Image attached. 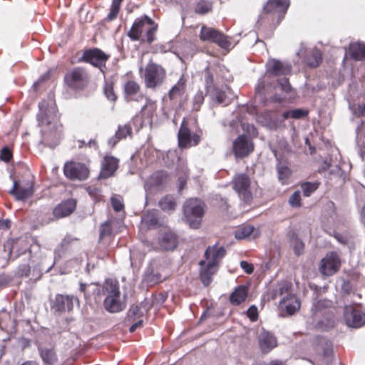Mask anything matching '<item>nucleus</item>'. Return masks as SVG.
I'll return each mask as SVG.
<instances>
[{"label": "nucleus", "instance_id": "a19ab883", "mask_svg": "<svg viewBox=\"0 0 365 365\" xmlns=\"http://www.w3.org/2000/svg\"><path fill=\"white\" fill-rule=\"evenodd\" d=\"M208 93H210L212 98H215L219 103H229V101L227 99V96L225 92H222L216 88L212 89L210 92H208Z\"/></svg>", "mask_w": 365, "mask_h": 365}, {"label": "nucleus", "instance_id": "a878e982", "mask_svg": "<svg viewBox=\"0 0 365 365\" xmlns=\"http://www.w3.org/2000/svg\"><path fill=\"white\" fill-rule=\"evenodd\" d=\"M132 134V127L130 123H126L123 125H119L115 137L109 140V143L114 146L117 142L121 139L125 138Z\"/></svg>", "mask_w": 365, "mask_h": 365}, {"label": "nucleus", "instance_id": "72a5a7b5", "mask_svg": "<svg viewBox=\"0 0 365 365\" xmlns=\"http://www.w3.org/2000/svg\"><path fill=\"white\" fill-rule=\"evenodd\" d=\"M307 64L311 68H316L322 61V53L319 50L314 49L311 51L310 55L306 59Z\"/></svg>", "mask_w": 365, "mask_h": 365}, {"label": "nucleus", "instance_id": "a211bd4d", "mask_svg": "<svg viewBox=\"0 0 365 365\" xmlns=\"http://www.w3.org/2000/svg\"><path fill=\"white\" fill-rule=\"evenodd\" d=\"M234 189L239 193L244 196L245 198L249 197V187L250 180L247 175L245 174L237 175L234 180Z\"/></svg>", "mask_w": 365, "mask_h": 365}, {"label": "nucleus", "instance_id": "338daca9", "mask_svg": "<svg viewBox=\"0 0 365 365\" xmlns=\"http://www.w3.org/2000/svg\"><path fill=\"white\" fill-rule=\"evenodd\" d=\"M143 324V320L140 319V320H138L137 322H135V324H133L130 327V332H133L136 330V329L140 327Z\"/></svg>", "mask_w": 365, "mask_h": 365}, {"label": "nucleus", "instance_id": "aec40b11", "mask_svg": "<svg viewBox=\"0 0 365 365\" xmlns=\"http://www.w3.org/2000/svg\"><path fill=\"white\" fill-rule=\"evenodd\" d=\"M204 261L200 262V265L202 266L200 272V279L205 286H208L212 282V276L216 273L217 270V266L214 265L213 262H207L206 264Z\"/></svg>", "mask_w": 365, "mask_h": 365}, {"label": "nucleus", "instance_id": "13d9d810", "mask_svg": "<svg viewBox=\"0 0 365 365\" xmlns=\"http://www.w3.org/2000/svg\"><path fill=\"white\" fill-rule=\"evenodd\" d=\"M247 316L252 321H256L258 317L257 309L255 306L250 307L247 310Z\"/></svg>", "mask_w": 365, "mask_h": 365}, {"label": "nucleus", "instance_id": "473e14b6", "mask_svg": "<svg viewBox=\"0 0 365 365\" xmlns=\"http://www.w3.org/2000/svg\"><path fill=\"white\" fill-rule=\"evenodd\" d=\"M290 244L296 255L299 256L304 253V244L299 240L295 232L289 235Z\"/></svg>", "mask_w": 365, "mask_h": 365}, {"label": "nucleus", "instance_id": "9b49d317", "mask_svg": "<svg viewBox=\"0 0 365 365\" xmlns=\"http://www.w3.org/2000/svg\"><path fill=\"white\" fill-rule=\"evenodd\" d=\"M177 236L168 227H162L158 238L159 248L165 250H172L177 245Z\"/></svg>", "mask_w": 365, "mask_h": 365}, {"label": "nucleus", "instance_id": "4c0bfd02", "mask_svg": "<svg viewBox=\"0 0 365 365\" xmlns=\"http://www.w3.org/2000/svg\"><path fill=\"white\" fill-rule=\"evenodd\" d=\"M255 228L250 225L243 226L235 232V236L238 240L245 239L251 235Z\"/></svg>", "mask_w": 365, "mask_h": 365}, {"label": "nucleus", "instance_id": "0e129e2a", "mask_svg": "<svg viewBox=\"0 0 365 365\" xmlns=\"http://www.w3.org/2000/svg\"><path fill=\"white\" fill-rule=\"evenodd\" d=\"M181 171L182 173H183L185 174V177H182V176H180L179 178V180H180V189H182L183 186H184V184L186 182V178H187V169L186 167H182L181 168Z\"/></svg>", "mask_w": 365, "mask_h": 365}, {"label": "nucleus", "instance_id": "69168bd1", "mask_svg": "<svg viewBox=\"0 0 365 365\" xmlns=\"http://www.w3.org/2000/svg\"><path fill=\"white\" fill-rule=\"evenodd\" d=\"M327 306V302L325 301H319L316 304H314L313 308L312 309L314 314H316L317 310L321 309L322 307Z\"/></svg>", "mask_w": 365, "mask_h": 365}, {"label": "nucleus", "instance_id": "c85d7f7f", "mask_svg": "<svg viewBox=\"0 0 365 365\" xmlns=\"http://www.w3.org/2000/svg\"><path fill=\"white\" fill-rule=\"evenodd\" d=\"M186 81L183 77H181L178 81L175 84L168 93L170 99L173 100L180 97L183 95L186 88Z\"/></svg>", "mask_w": 365, "mask_h": 365}, {"label": "nucleus", "instance_id": "c756f323", "mask_svg": "<svg viewBox=\"0 0 365 365\" xmlns=\"http://www.w3.org/2000/svg\"><path fill=\"white\" fill-rule=\"evenodd\" d=\"M166 178L167 176L165 173L162 171L155 172L148 178L145 186L148 188L153 186H159L165 182Z\"/></svg>", "mask_w": 365, "mask_h": 365}, {"label": "nucleus", "instance_id": "3c124183", "mask_svg": "<svg viewBox=\"0 0 365 365\" xmlns=\"http://www.w3.org/2000/svg\"><path fill=\"white\" fill-rule=\"evenodd\" d=\"M104 93L108 100L111 101H115L116 100V96L114 93L113 85L111 83H106L104 86Z\"/></svg>", "mask_w": 365, "mask_h": 365}, {"label": "nucleus", "instance_id": "4be33fe9", "mask_svg": "<svg viewBox=\"0 0 365 365\" xmlns=\"http://www.w3.org/2000/svg\"><path fill=\"white\" fill-rule=\"evenodd\" d=\"M74 299L73 296L58 294L55 298L53 307L59 312L71 311L73 308Z\"/></svg>", "mask_w": 365, "mask_h": 365}, {"label": "nucleus", "instance_id": "39448f33", "mask_svg": "<svg viewBox=\"0 0 365 365\" xmlns=\"http://www.w3.org/2000/svg\"><path fill=\"white\" fill-rule=\"evenodd\" d=\"M205 213V203L200 199L190 198L183 205L184 217L192 228H197Z\"/></svg>", "mask_w": 365, "mask_h": 365}, {"label": "nucleus", "instance_id": "09e8293b", "mask_svg": "<svg viewBox=\"0 0 365 365\" xmlns=\"http://www.w3.org/2000/svg\"><path fill=\"white\" fill-rule=\"evenodd\" d=\"M211 9V5L206 1H200L195 6V12L200 14H205Z\"/></svg>", "mask_w": 365, "mask_h": 365}, {"label": "nucleus", "instance_id": "e2e57ef3", "mask_svg": "<svg viewBox=\"0 0 365 365\" xmlns=\"http://www.w3.org/2000/svg\"><path fill=\"white\" fill-rule=\"evenodd\" d=\"M194 101H195V103L197 104V105H195V104L194 105V108L195 110H198L200 104L204 101V96H203L202 93H199L196 94V96H195Z\"/></svg>", "mask_w": 365, "mask_h": 365}, {"label": "nucleus", "instance_id": "a18cd8bd", "mask_svg": "<svg viewBox=\"0 0 365 365\" xmlns=\"http://www.w3.org/2000/svg\"><path fill=\"white\" fill-rule=\"evenodd\" d=\"M110 202L113 210L115 212L122 211L124 209V205L123 203L122 199L120 197L117 195H113L110 198Z\"/></svg>", "mask_w": 365, "mask_h": 365}, {"label": "nucleus", "instance_id": "7ed1b4c3", "mask_svg": "<svg viewBox=\"0 0 365 365\" xmlns=\"http://www.w3.org/2000/svg\"><path fill=\"white\" fill-rule=\"evenodd\" d=\"M103 294L106 296L103 302L104 308L110 313H117L125 308V304L120 299V292L117 281L106 280L103 287Z\"/></svg>", "mask_w": 365, "mask_h": 365}, {"label": "nucleus", "instance_id": "f03ea898", "mask_svg": "<svg viewBox=\"0 0 365 365\" xmlns=\"http://www.w3.org/2000/svg\"><path fill=\"white\" fill-rule=\"evenodd\" d=\"M290 283L284 282L279 284L278 287L270 293L269 299H276L277 297L282 299L279 302V311L282 317L292 316L297 312L301 307V303L297 297L291 291Z\"/></svg>", "mask_w": 365, "mask_h": 365}, {"label": "nucleus", "instance_id": "412c9836", "mask_svg": "<svg viewBox=\"0 0 365 365\" xmlns=\"http://www.w3.org/2000/svg\"><path fill=\"white\" fill-rule=\"evenodd\" d=\"M76 201L73 199L68 200L55 207L53 215L56 218L64 217L71 214L76 208Z\"/></svg>", "mask_w": 365, "mask_h": 365}, {"label": "nucleus", "instance_id": "bf43d9fd", "mask_svg": "<svg viewBox=\"0 0 365 365\" xmlns=\"http://www.w3.org/2000/svg\"><path fill=\"white\" fill-rule=\"evenodd\" d=\"M307 113L302 109L291 110V118L299 119L305 116Z\"/></svg>", "mask_w": 365, "mask_h": 365}, {"label": "nucleus", "instance_id": "cd10ccee", "mask_svg": "<svg viewBox=\"0 0 365 365\" xmlns=\"http://www.w3.org/2000/svg\"><path fill=\"white\" fill-rule=\"evenodd\" d=\"M247 297V288L246 286L241 285L237 287L231 294L230 300L233 304L238 305L243 302Z\"/></svg>", "mask_w": 365, "mask_h": 365}, {"label": "nucleus", "instance_id": "49530a36", "mask_svg": "<svg viewBox=\"0 0 365 365\" xmlns=\"http://www.w3.org/2000/svg\"><path fill=\"white\" fill-rule=\"evenodd\" d=\"M205 81L207 93L210 92L215 87L213 86L212 74L209 68H206L205 71Z\"/></svg>", "mask_w": 365, "mask_h": 365}, {"label": "nucleus", "instance_id": "ea45409f", "mask_svg": "<svg viewBox=\"0 0 365 365\" xmlns=\"http://www.w3.org/2000/svg\"><path fill=\"white\" fill-rule=\"evenodd\" d=\"M41 356L43 361L49 365H53L57 360L55 353L50 349L42 350Z\"/></svg>", "mask_w": 365, "mask_h": 365}, {"label": "nucleus", "instance_id": "f3484780", "mask_svg": "<svg viewBox=\"0 0 365 365\" xmlns=\"http://www.w3.org/2000/svg\"><path fill=\"white\" fill-rule=\"evenodd\" d=\"M154 22L151 19H150L147 16H145L143 18L137 19L134 22L128 35L132 40L137 41L140 38L143 31L146 30L145 29V26L146 25L152 26Z\"/></svg>", "mask_w": 365, "mask_h": 365}, {"label": "nucleus", "instance_id": "680f3d73", "mask_svg": "<svg viewBox=\"0 0 365 365\" xmlns=\"http://www.w3.org/2000/svg\"><path fill=\"white\" fill-rule=\"evenodd\" d=\"M110 232L111 228L110 225L108 223H105L101 227L100 236L102 238L105 236L109 235Z\"/></svg>", "mask_w": 365, "mask_h": 365}, {"label": "nucleus", "instance_id": "2eb2a0df", "mask_svg": "<svg viewBox=\"0 0 365 365\" xmlns=\"http://www.w3.org/2000/svg\"><path fill=\"white\" fill-rule=\"evenodd\" d=\"M267 71L272 75L280 76H287L292 72L290 64L278 60L272 59L267 62Z\"/></svg>", "mask_w": 365, "mask_h": 365}, {"label": "nucleus", "instance_id": "864d4df0", "mask_svg": "<svg viewBox=\"0 0 365 365\" xmlns=\"http://www.w3.org/2000/svg\"><path fill=\"white\" fill-rule=\"evenodd\" d=\"M352 113L356 117H361L365 115V110L364 105L356 104L350 106Z\"/></svg>", "mask_w": 365, "mask_h": 365}, {"label": "nucleus", "instance_id": "79ce46f5", "mask_svg": "<svg viewBox=\"0 0 365 365\" xmlns=\"http://www.w3.org/2000/svg\"><path fill=\"white\" fill-rule=\"evenodd\" d=\"M318 187L317 183L304 182L301 185L303 194L305 197L310 196Z\"/></svg>", "mask_w": 365, "mask_h": 365}, {"label": "nucleus", "instance_id": "20e7f679", "mask_svg": "<svg viewBox=\"0 0 365 365\" xmlns=\"http://www.w3.org/2000/svg\"><path fill=\"white\" fill-rule=\"evenodd\" d=\"M140 71L144 79L145 88L153 91L160 87L166 78L165 68L153 62L148 63L144 69L140 68Z\"/></svg>", "mask_w": 365, "mask_h": 365}, {"label": "nucleus", "instance_id": "393cba45", "mask_svg": "<svg viewBox=\"0 0 365 365\" xmlns=\"http://www.w3.org/2000/svg\"><path fill=\"white\" fill-rule=\"evenodd\" d=\"M34 180L35 178L30 169L24 166V204L26 202V199L31 197L34 192Z\"/></svg>", "mask_w": 365, "mask_h": 365}, {"label": "nucleus", "instance_id": "0eeeda50", "mask_svg": "<svg viewBox=\"0 0 365 365\" xmlns=\"http://www.w3.org/2000/svg\"><path fill=\"white\" fill-rule=\"evenodd\" d=\"M65 175L71 180H85L89 176V169L81 163L71 161L64 165Z\"/></svg>", "mask_w": 365, "mask_h": 365}, {"label": "nucleus", "instance_id": "7c9ffc66", "mask_svg": "<svg viewBox=\"0 0 365 365\" xmlns=\"http://www.w3.org/2000/svg\"><path fill=\"white\" fill-rule=\"evenodd\" d=\"M349 53L355 60L365 58V43H353L349 46Z\"/></svg>", "mask_w": 365, "mask_h": 365}, {"label": "nucleus", "instance_id": "c03bdc74", "mask_svg": "<svg viewBox=\"0 0 365 365\" xmlns=\"http://www.w3.org/2000/svg\"><path fill=\"white\" fill-rule=\"evenodd\" d=\"M145 280L150 284H155L162 281V276L159 273H154L153 271L145 274Z\"/></svg>", "mask_w": 365, "mask_h": 365}, {"label": "nucleus", "instance_id": "6ab92c4d", "mask_svg": "<svg viewBox=\"0 0 365 365\" xmlns=\"http://www.w3.org/2000/svg\"><path fill=\"white\" fill-rule=\"evenodd\" d=\"M259 346L263 353L269 352L277 346V340L275 337L270 333L262 331L258 336Z\"/></svg>", "mask_w": 365, "mask_h": 365}, {"label": "nucleus", "instance_id": "1a4fd4ad", "mask_svg": "<svg viewBox=\"0 0 365 365\" xmlns=\"http://www.w3.org/2000/svg\"><path fill=\"white\" fill-rule=\"evenodd\" d=\"M340 264L341 261L338 255L330 252L321 260L319 271L324 275L331 276L339 269Z\"/></svg>", "mask_w": 365, "mask_h": 365}, {"label": "nucleus", "instance_id": "ddd939ff", "mask_svg": "<svg viewBox=\"0 0 365 365\" xmlns=\"http://www.w3.org/2000/svg\"><path fill=\"white\" fill-rule=\"evenodd\" d=\"M108 55L98 48L86 51L82 56V60L102 70L108 60Z\"/></svg>", "mask_w": 365, "mask_h": 365}, {"label": "nucleus", "instance_id": "9d476101", "mask_svg": "<svg viewBox=\"0 0 365 365\" xmlns=\"http://www.w3.org/2000/svg\"><path fill=\"white\" fill-rule=\"evenodd\" d=\"M232 150L236 158H242L253 151L254 145L247 136L242 135L234 140Z\"/></svg>", "mask_w": 365, "mask_h": 365}, {"label": "nucleus", "instance_id": "bb28decb", "mask_svg": "<svg viewBox=\"0 0 365 365\" xmlns=\"http://www.w3.org/2000/svg\"><path fill=\"white\" fill-rule=\"evenodd\" d=\"M160 226L155 212H149L142 219L141 229H155Z\"/></svg>", "mask_w": 365, "mask_h": 365}, {"label": "nucleus", "instance_id": "5701e85b", "mask_svg": "<svg viewBox=\"0 0 365 365\" xmlns=\"http://www.w3.org/2000/svg\"><path fill=\"white\" fill-rule=\"evenodd\" d=\"M225 250L221 247H217L215 245L209 247L205 252V256L208 262H213L214 265L218 267L219 261L225 255Z\"/></svg>", "mask_w": 365, "mask_h": 365}, {"label": "nucleus", "instance_id": "f257e3e1", "mask_svg": "<svg viewBox=\"0 0 365 365\" xmlns=\"http://www.w3.org/2000/svg\"><path fill=\"white\" fill-rule=\"evenodd\" d=\"M38 124L41 127L42 140L48 146H56L62 136L63 127L58 120L57 109L53 94L39 103Z\"/></svg>", "mask_w": 365, "mask_h": 365}, {"label": "nucleus", "instance_id": "c9c22d12", "mask_svg": "<svg viewBox=\"0 0 365 365\" xmlns=\"http://www.w3.org/2000/svg\"><path fill=\"white\" fill-rule=\"evenodd\" d=\"M123 1V0H113L110 9V12L108 14L107 17L105 19V21H112L113 20L116 19L120 11L121 3Z\"/></svg>", "mask_w": 365, "mask_h": 365}, {"label": "nucleus", "instance_id": "423d86ee", "mask_svg": "<svg viewBox=\"0 0 365 365\" xmlns=\"http://www.w3.org/2000/svg\"><path fill=\"white\" fill-rule=\"evenodd\" d=\"M199 37L203 41L215 43L224 49H229L231 45L227 36L214 28L206 26H202Z\"/></svg>", "mask_w": 365, "mask_h": 365}, {"label": "nucleus", "instance_id": "052dcab7", "mask_svg": "<svg viewBox=\"0 0 365 365\" xmlns=\"http://www.w3.org/2000/svg\"><path fill=\"white\" fill-rule=\"evenodd\" d=\"M240 266L244 271L247 274H251L254 271V267L252 264L248 263L245 261H242L240 262Z\"/></svg>", "mask_w": 365, "mask_h": 365}, {"label": "nucleus", "instance_id": "b1692460", "mask_svg": "<svg viewBox=\"0 0 365 365\" xmlns=\"http://www.w3.org/2000/svg\"><path fill=\"white\" fill-rule=\"evenodd\" d=\"M289 6V0H269L264 6L267 13L277 12L284 14Z\"/></svg>", "mask_w": 365, "mask_h": 365}, {"label": "nucleus", "instance_id": "f704fd0d", "mask_svg": "<svg viewBox=\"0 0 365 365\" xmlns=\"http://www.w3.org/2000/svg\"><path fill=\"white\" fill-rule=\"evenodd\" d=\"M159 205L164 211H173L175 210L176 202L171 195H166L160 199Z\"/></svg>", "mask_w": 365, "mask_h": 365}, {"label": "nucleus", "instance_id": "774afa93", "mask_svg": "<svg viewBox=\"0 0 365 365\" xmlns=\"http://www.w3.org/2000/svg\"><path fill=\"white\" fill-rule=\"evenodd\" d=\"M10 221L9 220H0V228L9 229L10 227Z\"/></svg>", "mask_w": 365, "mask_h": 365}, {"label": "nucleus", "instance_id": "e433bc0d", "mask_svg": "<svg viewBox=\"0 0 365 365\" xmlns=\"http://www.w3.org/2000/svg\"><path fill=\"white\" fill-rule=\"evenodd\" d=\"M140 90V85L134 81H128L124 86L126 96H133Z\"/></svg>", "mask_w": 365, "mask_h": 365}, {"label": "nucleus", "instance_id": "6e6d98bb", "mask_svg": "<svg viewBox=\"0 0 365 365\" xmlns=\"http://www.w3.org/2000/svg\"><path fill=\"white\" fill-rule=\"evenodd\" d=\"M326 349L324 351V358L326 361V364L328 365L331 362L332 360V349L330 343H326Z\"/></svg>", "mask_w": 365, "mask_h": 365}, {"label": "nucleus", "instance_id": "de8ad7c7", "mask_svg": "<svg viewBox=\"0 0 365 365\" xmlns=\"http://www.w3.org/2000/svg\"><path fill=\"white\" fill-rule=\"evenodd\" d=\"M13 154L11 148L8 146H4L0 153V160L5 163H9L12 159Z\"/></svg>", "mask_w": 365, "mask_h": 365}, {"label": "nucleus", "instance_id": "603ef678", "mask_svg": "<svg viewBox=\"0 0 365 365\" xmlns=\"http://www.w3.org/2000/svg\"><path fill=\"white\" fill-rule=\"evenodd\" d=\"M10 192L15 196L17 200H23V189L19 187L17 181L14 182L13 188Z\"/></svg>", "mask_w": 365, "mask_h": 365}, {"label": "nucleus", "instance_id": "58836bf2", "mask_svg": "<svg viewBox=\"0 0 365 365\" xmlns=\"http://www.w3.org/2000/svg\"><path fill=\"white\" fill-rule=\"evenodd\" d=\"M156 109L155 102L147 98L145 105L142 108V115L145 117H150Z\"/></svg>", "mask_w": 365, "mask_h": 365}, {"label": "nucleus", "instance_id": "f8f14e48", "mask_svg": "<svg viewBox=\"0 0 365 365\" xmlns=\"http://www.w3.org/2000/svg\"><path fill=\"white\" fill-rule=\"evenodd\" d=\"M200 138L197 134H191L185 120L182 121L178 133V144L180 148H188L199 143Z\"/></svg>", "mask_w": 365, "mask_h": 365}, {"label": "nucleus", "instance_id": "dca6fc26", "mask_svg": "<svg viewBox=\"0 0 365 365\" xmlns=\"http://www.w3.org/2000/svg\"><path fill=\"white\" fill-rule=\"evenodd\" d=\"M118 168V160L113 156H106L101 164L99 178H108L113 176Z\"/></svg>", "mask_w": 365, "mask_h": 365}, {"label": "nucleus", "instance_id": "4468645a", "mask_svg": "<svg viewBox=\"0 0 365 365\" xmlns=\"http://www.w3.org/2000/svg\"><path fill=\"white\" fill-rule=\"evenodd\" d=\"M344 319L349 327L354 328L360 327L365 323V314L352 307H345Z\"/></svg>", "mask_w": 365, "mask_h": 365}, {"label": "nucleus", "instance_id": "6e6552de", "mask_svg": "<svg viewBox=\"0 0 365 365\" xmlns=\"http://www.w3.org/2000/svg\"><path fill=\"white\" fill-rule=\"evenodd\" d=\"M64 80L69 87L81 89L87 84L88 76L84 69L75 68L66 74Z\"/></svg>", "mask_w": 365, "mask_h": 365}, {"label": "nucleus", "instance_id": "8fccbe9b", "mask_svg": "<svg viewBox=\"0 0 365 365\" xmlns=\"http://www.w3.org/2000/svg\"><path fill=\"white\" fill-rule=\"evenodd\" d=\"M277 86L281 88L282 91L288 93L291 91L292 87L289 84V80L286 77L279 78L277 80Z\"/></svg>", "mask_w": 365, "mask_h": 365}, {"label": "nucleus", "instance_id": "2f4dec72", "mask_svg": "<svg viewBox=\"0 0 365 365\" xmlns=\"http://www.w3.org/2000/svg\"><path fill=\"white\" fill-rule=\"evenodd\" d=\"M150 306L146 302H142L140 305H135L130 307L128 311V317L135 319V317H142L148 312Z\"/></svg>", "mask_w": 365, "mask_h": 365}, {"label": "nucleus", "instance_id": "4d7b16f0", "mask_svg": "<svg viewBox=\"0 0 365 365\" xmlns=\"http://www.w3.org/2000/svg\"><path fill=\"white\" fill-rule=\"evenodd\" d=\"M157 29V26H154L146 29V37L148 43H152L155 40V34Z\"/></svg>", "mask_w": 365, "mask_h": 365}, {"label": "nucleus", "instance_id": "37998d69", "mask_svg": "<svg viewBox=\"0 0 365 365\" xmlns=\"http://www.w3.org/2000/svg\"><path fill=\"white\" fill-rule=\"evenodd\" d=\"M278 178L282 184H285L287 180L291 175L290 170L286 166H279L277 168Z\"/></svg>", "mask_w": 365, "mask_h": 365}, {"label": "nucleus", "instance_id": "5fc2aeb1", "mask_svg": "<svg viewBox=\"0 0 365 365\" xmlns=\"http://www.w3.org/2000/svg\"><path fill=\"white\" fill-rule=\"evenodd\" d=\"M300 192L295 191L289 197V202L292 207H299L301 205Z\"/></svg>", "mask_w": 365, "mask_h": 365}]
</instances>
